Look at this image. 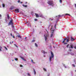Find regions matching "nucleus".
<instances>
[{
	"instance_id": "f257e3e1",
	"label": "nucleus",
	"mask_w": 76,
	"mask_h": 76,
	"mask_svg": "<svg viewBox=\"0 0 76 76\" xmlns=\"http://www.w3.org/2000/svg\"><path fill=\"white\" fill-rule=\"evenodd\" d=\"M50 31L51 32H52L50 37H53V35H54V29L53 28V26H51V28H50Z\"/></svg>"
},
{
	"instance_id": "f03ea898",
	"label": "nucleus",
	"mask_w": 76,
	"mask_h": 76,
	"mask_svg": "<svg viewBox=\"0 0 76 76\" xmlns=\"http://www.w3.org/2000/svg\"><path fill=\"white\" fill-rule=\"evenodd\" d=\"M45 34L44 35L45 37V41L47 40V35H48V32L47 31V30H46L45 31Z\"/></svg>"
},
{
	"instance_id": "7ed1b4c3",
	"label": "nucleus",
	"mask_w": 76,
	"mask_h": 76,
	"mask_svg": "<svg viewBox=\"0 0 76 76\" xmlns=\"http://www.w3.org/2000/svg\"><path fill=\"white\" fill-rule=\"evenodd\" d=\"M51 56L50 57L49 60L50 61H51V58H54V54L52 51L51 52Z\"/></svg>"
},
{
	"instance_id": "20e7f679",
	"label": "nucleus",
	"mask_w": 76,
	"mask_h": 76,
	"mask_svg": "<svg viewBox=\"0 0 76 76\" xmlns=\"http://www.w3.org/2000/svg\"><path fill=\"white\" fill-rule=\"evenodd\" d=\"M48 3L49 5H50V6H54V4H53V1H48Z\"/></svg>"
},
{
	"instance_id": "39448f33",
	"label": "nucleus",
	"mask_w": 76,
	"mask_h": 76,
	"mask_svg": "<svg viewBox=\"0 0 76 76\" xmlns=\"http://www.w3.org/2000/svg\"><path fill=\"white\" fill-rule=\"evenodd\" d=\"M9 25H13V20H11L10 21V22L8 24Z\"/></svg>"
},
{
	"instance_id": "423d86ee",
	"label": "nucleus",
	"mask_w": 76,
	"mask_h": 76,
	"mask_svg": "<svg viewBox=\"0 0 76 76\" xmlns=\"http://www.w3.org/2000/svg\"><path fill=\"white\" fill-rule=\"evenodd\" d=\"M66 15H69V16H70V15L69 14H65L63 15H58V16H59V17H62V16H66Z\"/></svg>"
},
{
	"instance_id": "0eeeda50",
	"label": "nucleus",
	"mask_w": 76,
	"mask_h": 76,
	"mask_svg": "<svg viewBox=\"0 0 76 76\" xmlns=\"http://www.w3.org/2000/svg\"><path fill=\"white\" fill-rule=\"evenodd\" d=\"M35 15H36V18H38L39 17H42V16H39V15H38V14L35 13Z\"/></svg>"
},
{
	"instance_id": "6e6552de",
	"label": "nucleus",
	"mask_w": 76,
	"mask_h": 76,
	"mask_svg": "<svg viewBox=\"0 0 76 76\" xmlns=\"http://www.w3.org/2000/svg\"><path fill=\"white\" fill-rule=\"evenodd\" d=\"M70 46V47H69V48H73V45H71Z\"/></svg>"
},
{
	"instance_id": "1a4fd4ad",
	"label": "nucleus",
	"mask_w": 76,
	"mask_h": 76,
	"mask_svg": "<svg viewBox=\"0 0 76 76\" xmlns=\"http://www.w3.org/2000/svg\"><path fill=\"white\" fill-rule=\"evenodd\" d=\"M15 12H17L18 13L19 12V10L18 9H15Z\"/></svg>"
},
{
	"instance_id": "9d476101",
	"label": "nucleus",
	"mask_w": 76,
	"mask_h": 76,
	"mask_svg": "<svg viewBox=\"0 0 76 76\" xmlns=\"http://www.w3.org/2000/svg\"><path fill=\"white\" fill-rule=\"evenodd\" d=\"M71 40L72 41H74L75 40V39H73L72 37H71Z\"/></svg>"
},
{
	"instance_id": "9b49d317",
	"label": "nucleus",
	"mask_w": 76,
	"mask_h": 76,
	"mask_svg": "<svg viewBox=\"0 0 76 76\" xmlns=\"http://www.w3.org/2000/svg\"><path fill=\"white\" fill-rule=\"evenodd\" d=\"M66 39H64V40L63 41V42H62V43H64V42H65V41H66Z\"/></svg>"
},
{
	"instance_id": "f8f14e48",
	"label": "nucleus",
	"mask_w": 76,
	"mask_h": 76,
	"mask_svg": "<svg viewBox=\"0 0 76 76\" xmlns=\"http://www.w3.org/2000/svg\"><path fill=\"white\" fill-rule=\"evenodd\" d=\"M53 20H54V19L52 18H50L49 19V20H50L51 21H52Z\"/></svg>"
},
{
	"instance_id": "ddd939ff",
	"label": "nucleus",
	"mask_w": 76,
	"mask_h": 76,
	"mask_svg": "<svg viewBox=\"0 0 76 76\" xmlns=\"http://www.w3.org/2000/svg\"><path fill=\"white\" fill-rule=\"evenodd\" d=\"M33 70L34 73L35 75H36V71H35V69H34V68H33Z\"/></svg>"
},
{
	"instance_id": "4468645a",
	"label": "nucleus",
	"mask_w": 76,
	"mask_h": 76,
	"mask_svg": "<svg viewBox=\"0 0 76 76\" xmlns=\"http://www.w3.org/2000/svg\"><path fill=\"white\" fill-rule=\"evenodd\" d=\"M7 17L8 19H9V18H10V17L9 16V15L8 14H7Z\"/></svg>"
},
{
	"instance_id": "2eb2a0df",
	"label": "nucleus",
	"mask_w": 76,
	"mask_h": 76,
	"mask_svg": "<svg viewBox=\"0 0 76 76\" xmlns=\"http://www.w3.org/2000/svg\"><path fill=\"white\" fill-rule=\"evenodd\" d=\"M31 62H32V63H34V64H35V62H34V61L33 60H31Z\"/></svg>"
},
{
	"instance_id": "dca6fc26",
	"label": "nucleus",
	"mask_w": 76,
	"mask_h": 76,
	"mask_svg": "<svg viewBox=\"0 0 76 76\" xmlns=\"http://www.w3.org/2000/svg\"><path fill=\"white\" fill-rule=\"evenodd\" d=\"M18 37L20 38H22V37L20 36V35H19L18 36Z\"/></svg>"
},
{
	"instance_id": "f3484780",
	"label": "nucleus",
	"mask_w": 76,
	"mask_h": 76,
	"mask_svg": "<svg viewBox=\"0 0 76 76\" xmlns=\"http://www.w3.org/2000/svg\"><path fill=\"white\" fill-rule=\"evenodd\" d=\"M1 49H2V47H1V46H0V51H1Z\"/></svg>"
},
{
	"instance_id": "a211bd4d",
	"label": "nucleus",
	"mask_w": 76,
	"mask_h": 76,
	"mask_svg": "<svg viewBox=\"0 0 76 76\" xmlns=\"http://www.w3.org/2000/svg\"><path fill=\"white\" fill-rule=\"evenodd\" d=\"M69 38H68V39H67L66 42H69Z\"/></svg>"
},
{
	"instance_id": "6ab92c4d",
	"label": "nucleus",
	"mask_w": 76,
	"mask_h": 76,
	"mask_svg": "<svg viewBox=\"0 0 76 76\" xmlns=\"http://www.w3.org/2000/svg\"><path fill=\"white\" fill-rule=\"evenodd\" d=\"M14 45L15 47H17V48H18V45H17L15 44H14Z\"/></svg>"
},
{
	"instance_id": "aec40b11",
	"label": "nucleus",
	"mask_w": 76,
	"mask_h": 76,
	"mask_svg": "<svg viewBox=\"0 0 76 76\" xmlns=\"http://www.w3.org/2000/svg\"><path fill=\"white\" fill-rule=\"evenodd\" d=\"M69 45H70L69 44H68L66 46V47L67 48H69Z\"/></svg>"
},
{
	"instance_id": "412c9836",
	"label": "nucleus",
	"mask_w": 76,
	"mask_h": 76,
	"mask_svg": "<svg viewBox=\"0 0 76 76\" xmlns=\"http://www.w3.org/2000/svg\"><path fill=\"white\" fill-rule=\"evenodd\" d=\"M21 59H22V60H24V58H23V57H21Z\"/></svg>"
},
{
	"instance_id": "4be33fe9",
	"label": "nucleus",
	"mask_w": 76,
	"mask_h": 76,
	"mask_svg": "<svg viewBox=\"0 0 76 76\" xmlns=\"http://www.w3.org/2000/svg\"><path fill=\"white\" fill-rule=\"evenodd\" d=\"M23 6L24 7H27V5H23Z\"/></svg>"
},
{
	"instance_id": "5701e85b",
	"label": "nucleus",
	"mask_w": 76,
	"mask_h": 76,
	"mask_svg": "<svg viewBox=\"0 0 76 76\" xmlns=\"http://www.w3.org/2000/svg\"><path fill=\"white\" fill-rule=\"evenodd\" d=\"M13 8H14L13 7H11L10 9H11V10H12V9H13Z\"/></svg>"
},
{
	"instance_id": "b1692460",
	"label": "nucleus",
	"mask_w": 76,
	"mask_h": 76,
	"mask_svg": "<svg viewBox=\"0 0 76 76\" xmlns=\"http://www.w3.org/2000/svg\"><path fill=\"white\" fill-rule=\"evenodd\" d=\"M35 45L36 47H38V45H37L36 43H35Z\"/></svg>"
},
{
	"instance_id": "393cba45",
	"label": "nucleus",
	"mask_w": 76,
	"mask_h": 76,
	"mask_svg": "<svg viewBox=\"0 0 76 76\" xmlns=\"http://www.w3.org/2000/svg\"><path fill=\"white\" fill-rule=\"evenodd\" d=\"M2 5H3V7H5V5H4V4H2Z\"/></svg>"
},
{
	"instance_id": "a878e982",
	"label": "nucleus",
	"mask_w": 76,
	"mask_h": 76,
	"mask_svg": "<svg viewBox=\"0 0 76 76\" xmlns=\"http://www.w3.org/2000/svg\"><path fill=\"white\" fill-rule=\"evenodd\" d=\"M42 53L44 54H45V51L44 50L42 51Z\"/></svg>"
},
{
	"instance_id": "bb28decb",
	"label": "nucleus",
	"mask_w": 76,
	"mask_h": 76,
	"mask_svg": "<svg viewBox=\"0 0 76 76\" xmlns=\"http://www.w3.org/2000/svg\"><path fill=\"white\" fill-rule=\"evenodd\" d=\"M64 45H66V44H67V43H66V42H65V43H64Z\"/></svg>"
},
{
	"instance_id": "cd10ccee",
	"label": "nucleus",
	"mask_w": 76,
	"mask_h": 76,
	"mask_svg": "<svg viewBox=\"0 0 76 76\" xmlns=\"http://www.w3.org/2000/svg\"><path fill=\"white\" fill-rule=\"evenodd\" d=\"M43 70H44V71H47V70H46V69L44 68H43Z\"/></svg>"
},
{
	"instance_id": "c85d7f7f",
	"label": "nucleus",
	"mask_w": 76,
	"mask_h": 76,
	"mask_svg": "<svg viewBox=\"0 0 76 76\" xmlns=\"http://www.w3.org/2000/svg\"><path fill=\"white\" fill-rule=\"evenodd\" d=\"M4 48L6 50H7V48H6V47H4Z\"/></svg>"
},
{
	"instance_id": "c756f323",
	"label": "nucleus",
	"mask_w": 76,
	"mask_h": 76,
	"mask_svg": "<svg viewBox=\"0 0 76 76\" xmlns=\"http://www.w3.org/2000/svg\"><path fill=\"white\" fill-rule=\"evenodd\" d=\"M59 1L60 3H62V0H60Z\"/></svg>"
},
{
	"instance_id": "7c9ffc66",
	"label": "nucleus",
	"mask_w": 76,
	"mask_h": 76,
	"mask_svg": "<svg viewBox=\"0 0 76 76\" xmlns=\"http://www.w3.org/2000/svg\"><path fill=\"white\" fill-rule=\"evenodd\" d=\"M72 66H73V67H75V64H72Z\"/></svg>"
},
{
	"instance_id": "2f4dec72",
	"label": "nucleus",
	"mask_w": 76,
	"mask_h": 76,
	"mask_svg": "<svg viewBox=\"0 0 76 76\" xmlns=\"http://www.w3.org/2000/svg\"><path fill=\"white\" fill-rule=\"evenodd\" d=\"M27 75H28V76H31V75H30V74H29V73H28L27 74Z\"/></svg>"
},
{
	"instance_id": "473e14b6",
	"label": "nucleus",
	"mask_w": 76,
	"mask_h": 76,
	"mask_svg": "<svg viewBox=\"0 0 76 76\" xmlns=\"http://www.w3.org/2000/svg\"><path fill=\"white\" fill-rule=\"evenodd\" d=\"M15 60H16V61H18V58H15Z\"/></svg>"
},
{
	"instance_id": "72a5a7b5",
	"label": "nucleus",
	"mask_w": 76,
	"mask_h": 76,
	"mask_svg": "<svg viewBox=\"0 0 76 76\" xmlns=\"http://www.w3.org/2000/svg\"><path fill=\"white\" fill-rule=\"evenodd\" d=\"M34 20H35V21H37V19L36 18Z\"/></svg>"
},
{
	"instance_id": "f704fd0d",
	"label": "nucleus",
	"mask_w": 76,
	"mask_h": 76,
	"mask_svg": "<svg viewBox=\"0 0 76 76\" xmlns=\"http://www.w3.org/2000/svg\"><path fill=\"white\" fill-rule=\"evenodd\" d=\"M20 67H23V66L22 65H20Z\"/></svg>"
},
{
	"instance_id": "c9c22d12",
	"label": "nucleus",
	"mask_w": 76,
	"mask_h": 76,
	"mask_svg": "<svg viewBox=\"0 0 76 76\" xmlns=\"http://www.w3.org/2000/svg\"><path fill=\"white\" fill-rule=\"evenodd\" d=\"M10 34L11 36L12 37V33H10Z\"/></svg>"
},
{
	"instance_id": "e433bc0d",
	"label": "nucleus",
	"mask_w": 76,
	"mask_h": 76,
	"mask_svg": "<svg viewBox=\"0 0 76 76\" xmlns=\"http://www.w3.org/2000/svg\"><path fill=\"white\" fill-rule=\"evenodd\" d=\"M69 51H72V49H70L69 50Z\"/></svg>"
},
{
	"instance_id": "4c0bfd02",
	"label": "nucleus",
	"mask_w": 76,
	"mask_h": 76,
	"mask_svg": "<svg viewBox=\"0 0 76 76\" xmlns=\"http://www.w3.org/2000/svg\"><path fill=\"white\" fill-rule=\"evenodd\" d=\"M56 25H55V28H56Z\"/></svg>"
},
{
	"instance_id": "58836bf2",
	"label": "nucleus",
	"mask_w": 76,
	"mask_h": 76,
	"mask_svg": "<svg viewBox=\"0 0 76 76\" xmlns=\"http://www.w3.org/2000/svg\"><path fill=\"white\" fill-rule=\"evenodd\" d=\"M12 37V38H15V36H13Z\"/></svg>"
},
{
	"instance_id": "ea45409f",
	"label": "nucleus",
	"mask_w": 76,
	"mask_h": 76,
	"mask_svg": "<svg viewBox=\"0 0 76 76\" xmlns=\"http://www.w3.org/2000/svg\"><path fill=\"white\" fill-rule=\"evenodd\" d=\"M35 42V40H33L32 41V42Z\"/></svg>"
},
{
	"instance_id": "a19ab883",
	"label": "nucleus",
	"mask_w": 76,
	"mask_h": 76,
	"mask_svg": "<svg viewBox=\"0 0 76 76\" xmlns=\"http://www.w3.org/2000/svg\"><path fill=\"white\" fill-rule=\"evenodd\" d=\"M20 0H18V3H19V2H20Z\"/></svg>"
},
{
	"instance_id": "79ce46f5",
	"label": "nucleus",
	"mask_w": 76,
	"mask_h": 76,
	"mask_svg": "<svg viewBox=\"0 0 76 76\" xmlns=\"http://www.w3.org/2000/svg\"><path fill=\"white\" fill-rule=\"evenodd\" d=\"M74 48H75V49H76V46L74 47Z\"/></svg>"
},
{
	"instance_id": "37998d69",
	"label": "nucleus",
	"mask_w": 76,
	"mask_h": 76,
	"mask_svg": "<svg viewBox=\"0 0 76 76\" xmlns=\"http://www.w3.org/2000/svg\"><path fill=\"white\" fill-rule=\"evenodd\" d=\"M75 7H76V4H75Z\"/></svg>"
},
{
	"instance_id": "c03bdc74",
	"label": "nucleus",
	"mask_w": 76,
	"mask_h": 76,
	"mask_svg": "<svg viewBox=\"0 0 76 76\" xmlns=\"http://www.w3.org/2000/svg\"><path fill=\"white\" fill-rule=\"evenodd\" d=\"M12 27L13 28H14V26H13V25L12 26Z\"/></svg>"
},
{
	"instance_id": "a18cd8bd",
	"label": "nucleus",
	"mask_w": 76,
	"mask_h": 76,
	"mask_svg": "<svg viewBox=\"0 0 76 76\" xmlns=\"http://www.w3.org/2000/svg\"><path fill=\"white\" fill-rule=\"evenodd\" d=\"M0 17H1V15L0 14Z\"/></svg>"
},
{
	"instance_id": "49530a36",
	"label": "nucleus",
	"mask_w": 76,
	"mask_h": 76,
	"mask_svg": "<svg viewBox=\"0 0 76 76\" xmlns=\"http://www.w3.org/2000/svg\"><path fill=\"white\" fill-rule=\"evenodd\" d=\"M26 23H28V22H27V21H26Z\"/></svg>"
},
{
	"instance_id": "de8ad7c7",
	"label": "nucleus",
	"mask_w": 76,
	"mask_h": 76,
	"mask_svg": "<svg viewBox=\"0 0 76 76\" xmlns=\"http://www.w3.org/2000/svg\"><path fill=\"white\" fill-rule=\"evenodd\" d=\"M20 3H22V2H20Z\"/></svg>"
},
{
	"instance_id": "09e8293b",
	"label": "nucleus",
	"mask_w": 76,
	"mask_h": 76,
	"mask_svg": "<svg viewBox=\"0 0 76 76\" xmlns=\"http://www.w3.org/2000/svg\"><path fill=\"white\" fill-rule=\"evenodd\" d=\"M12 43H13V42H12Z\"/></svg>"
},
{
	"instance_id": "8fccbe9b",
	"label": "nucleus",
	"mask_w": 76,
	"mask_h": 76,
	"mask_svg": "<svg viewBox=\"0 0 76 76\" xmlns=\"http://www.w3.org/2000/svg\"><path fill=\"white\" fill-rule=\"evenodd\" d=\"M65 68H66V66H65Z\"/></svg>"
},
{
	"instance_id": "3c124183",
	"label": "nucleus",
	"mask_w": 76,
	"mask_h": 76,
	"mask_svg": "<svg viewBox=\"0 0 76 76\" xmlns=\"http://www.w3.org/2000/svg\"><path fill=\"white\" fill-rule=\"evenodd\" d=\"M26 39V37L25 38Z\"/></svg>"
},
{
	"instance_id": "603ef678",
	"label": "nucleus",
	"mask_w": 76,
	"mask_h": 76,
	"mask_svg": "<svg viewBox=\"0 0 76 76\" xmlns=\"http://www.w3.org/2000/svg\"><path fill=\"white\" fill-rule=\"evenodd\" d=\"M10 44H12V43L11 42H10Z\"/></svg>"
},
{
	"instance_id": "864d4df0",
	"label": "nucleus",
	"mask_w": 76,
	"mask_h": 76,
	"mask_svg": "<svg viewBox=\"0 0 76 76\" xmlns=\"http://www.w3.org/2000/svg\"><path fill=\"white\" fill-rule=\"evenodd\" d=\"M25 55H26V54L25 53Z\"/></svg>"
},
{
	"instance_id": "5fc2aeb1",
	"label": "nucleus",
	"mask_w": 76,
	"mask_h": 76,
	"mask_svg": "<svg viewBox=\"0 0 76 76\" xmlns=\"http://www.w3.org/2000/svg\"><path fill=\"white\" fill-rule=\"evenodd\" d=\"M75 72H76V70H75Z\"/></svg>"
},
{
	"instance_id": "6e6d98bb",
	"label": "nucleus",
	"mask_w": 76,
	"mask_h": 76,
	"mask_svg": "<svg viewBox=\"0 0 76 76\" xmlns=\"http://www.w3.org/2000/svg\"><path fill=\"white\" fill-rule=\"evenodd\" d=\"M54 48H55V47H54Z\"/></svg>"
},
{
	"instance_id": "4d7b16f0",
	"label": "nucleus",
	"mask_w": 76,
	"mask_h": 76,
	"mask_svg": "<svg viewBox=\"0 0 76 76\" xmlns=\"http://www.w3.org/2000/svg\"><path fill=\"white\" fill-rule=\"evenodd\" d=\"M12 61H13V60H12Z\"/></svg>"
}]
</instances>
